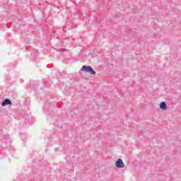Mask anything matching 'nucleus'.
I'll return each mask as SVG.
<instances>
[{
  "label": "nucleus",
  "mask_w": 181,
  "mask_h": 181,
  "mask_svg": "<svg viewBox=\"0 0 181 181\" xmlns=\"http://www.w3.org/2000/svg\"><path fill=\"white\" fill-rule=\"evenodd\" d=\"M81 70L83 71H86V73H90V74L95 76L94 69H93V68L90 66H83Z\"/></svg>",
  "instance_id": "f257e3e1"
},
{
  "label": "nucleus",
  "mask_w": 181,
  "mask_h": 181,
  "mask_svg": "<svg viewBox=\"0 0 181 181\" xmlns=\"http://www.w3.org/2000/svg\"><path fill=\"white\" fill-rule=\"evenodd\" d=\"M160 110H167L168 107H166V103L162 102L160 105Z\"/></svg>",
  "instance_id": "20e7f679"
},
{
  "label": "nucleus",
  "mask_w": 181,
  "mask_h": 181,
  "mask_svg": "<svg viewBox=\"0 0 181 181\" xmlns=\"http://www.w3.org/2000/svg\"><path fill=\"white\" fill-rule=\"evenodd\" d=\"M117 168H124V162H122V160L121 158H119L115 163Z\"/></svg>",
  "instance_id": "f03ea898"
},
{
  "label": "nucleus",
  "mask_w": 181,
  "mask_h": 181,
  "mask_svg": "<svg viewBox=\"0 0 181 181\" xmlns=\"http://www.w3.org/2000/svg\"><path fill=\"white\" fill-rule=\"evenodd\" d=\"M12 105V102L9 99L4 100V101H3L1 103L2 107H5V105Z\"/></svg>",
  "instance_id": "7ed1b4c3"
}]
</instances>
